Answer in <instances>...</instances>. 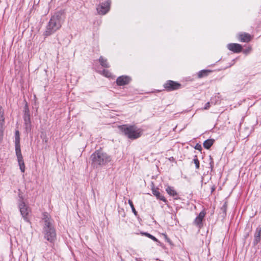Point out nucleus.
Listing matches in <instances>:
<instances>
[{"label":"nucleus","mask_w":261,"mask_h":261,"mask_svg":"<svg viewBox=\"0 0 261 261\" xmlns=\"http://www.w3.org/2000/svg\"><path fill=\"white\" fill-rule=\"evenodd\" d=\"M42 220L44 222L43 232L44 238L49 242H53L56 238L55 229L53 225V220L50 216L44 213L43 215Z\"/></svg>","instance_id":"f257e3e1"},{"label":"nucleus","mask_w":261,"mask_h":261,"mask_svg":"<svg viewBox=\"0 0 261 261\" xmlns=\"http://www.w3.org/2000/svg\"><path fill=\"white\" fill-rule=\"evenodd\" d=\"M63 22L62 15L60 13H57L50 18L46 27L44 35L49 36L58 30Z\"/></svg>","instance_id":"f03ea898"},{"label":"nucleus","mask_w":261,"mask_h":261,"mask_svg":"<svg viewBox=\"0 0 261 261\" xmlns=\"http://www.w3.org/2000/svg\"><path fill=\"white\" fill-rule=\"evenodd\" d=\"M91 158L94 167L106 164L111 161V157L101 150H96L91 155Z\"/></svg>","instance_id":"7ed1b4c3"},{"label":"nucleus","mask_w":261,"mask_h":261,"mask_svg":"<svg viewBox=\"0 0 261 261\" xmlns=\"http://www.w3.org/2000/svg\"><path fill=\"white\" fill-rule=\"evenodd\" d=\"M118 127L122 133L130 139H135L141 136V132L135 126L123 125Z\"/></svg>","instance_id":"20e7f679"},{"label":"nucleus","mask_w":261,"mask_h":261,"mask_svg":"<svg viewBox=\"0 0 261 261\" xmlns=\"http://www.w3.org/2000/svg\"><path fill=\"white\" fill-rule=\"evenodd\" d=\"M18 207L20 214L25 221H29L28 215L31 212L29 207L25 203L22 199L19 201Z\"/></svg>","instance_id":"39448f33"},{"label":"nucleus","mask_w":261,"mask_h":261,"mask_svg":"<svg viewBox=\"0 0 261 261\" xmlns=\"http://www.w3.org/2000/svg\"><path fill=\"white\" fill-rule=\"evenodd\" d=\"M15 151L20 169L22 172H24L25 165L23 162V157L21 153L20 144H17L15 145Z\"/></svg>","instance_id":"423d86ee"},{"label":"nucleus","mask_w":261,"mask_h":261,"mask_svg":"<svg viewBox=\"0 0 261 261\" xmlns=\"http://www.w3.org/2000/svg\"><path fill=\"white\" fill-rule=\"evenodd\" d=\"M110 5L111 1L109 0L99 4L97 7L98 13L100 15L106 14L110 10Z\"/></svg>","instance_id":"0eeeda50"},{"label":"nucleus","mask_w":261,"mask_h":261,"mask_svg":"<svg viewBox=\"0 0 261 261\" xmlns=\"http://www.w3.org/2000/svg\"><path fill=\"white\" fill-rule=\"evenodd\" d=\"M25 128L27 132H29L31 130V122L30 120V116L28 108L26 107L24 110V115L23 117Z\"/></svg>","instance_id":"6e6552de"},{"label":"nucleus","mask_w":261,"mask_h":261,"mask_svg":"<svg viewBox=\"0 0 261 261\" xmlns=\"http://www.w3.org/2000/svg\"><path fill=\"white\" fill-rule=\"evenodd\" d=\"M180 85L172 81H168L165 85V87L168 90L171 91L178 89L180 88Z\"/></svg>","instance_id":"1a4fd4ad"},{"label":"nucleus","mask_w":261,"mask_h":261,"mask_svg":"<svg viewBox=\"0 0 261 261\" xmlns=\"http://www.w3.org/2000/svg\"><path fill=\"white\" fill-rule=\"evenodd\" d=\"M227 48L229 50L234 53H240L242 51V47L241 45L238 43H230L227 45Z\"/></svg>","instance_id":"9d476101"},{"label":"nucleus","mask_w":261,"mask_h":261,"mask_svg":"<svg viewBox=\"0 0 261 261\" xmlns=\"http://www.w3.org/2000/svg\"><path fill=\"white\" fill-rule=\"evenodd\" d=\"M130 81V79L129 76L122 75L117 78L116 82L118 85L123 86L128 84Z\"/></svg>","instance_id":"9b49d317"},{"label":"nucleus","mask_w":261,"mask_h":261,"mask_svg":"<svg viewBox=\"0 0 261 261\" xmlns=\"http://www.w3.org/2000/svg\"><path fill=\"white\" fill-rule=\"evenodd\" d=\"M238 38L240 41L243 42H248L251 39V35L246 33H242L238 34Z\"/></svg>","instance_id":"f8f14e48"},{"label":"nucleus","mask_w":261,"mask_h":261,"mask_svg":"<svg viewBox=\"0 0 261 261\" xmlns=\"http://www.w3.org/2000/svg\"><path fill=\"white\" fill-rule=\"evenodd\" d=\"M4 121V110L2 108L0 107V141L2 140L3 135V125Z\"/></svg>","instance_id":"ddd939ff"},{"label":"nucleus","mask_w":261,"mask_h":261,"mask_svg":"<svg viewBox=\"0 0 261 261\" xmlns=\"http://www.w3.org/2000/svg\"><path fill=\"white\" fill-rule=\"evenodd\" d=\"M261 237V227H257L254 234V243L255 244L258 243L260 240Z\"/></svg>","instance_id":"4468645a"},{"label":"nucleus","mask_w":261,"mask_h":261,"mask_svg":"<svg viewBox=\"0 0 261 261\" xmlns=\"http://www.w3.org/2000/svg\"><path fill=\"white\" fill-rule=\"evenodd\" d=\"M152 194L155 196H156V197L158 199H160V200H162V201H163L164 202L166 201V199L165 198V197L164 196L161 195L160 193V192L158 190L153 188L152 189Z\"/></svg>","instance_id":"2eb2a0df"},{"label":"nucleus","mask_w":261,"mask_h":261,"mask_svg":"<svg viewBox=\"0 0 261 261\" xmlns=\"http://www.w3.org/2000/svg\"><path fill=\"white\" fill-rule=\"evenodd\" d=\"M166 191L170 196H175L177 195V193L172 187L168 186L166 189Z\"/></svg>","instance_id":"dca6fc26"},{"label":"nucleus","mask_w":261,"mask_h":261,"mask_svg":"<svg viewBox=\"0 0 261 261\" xmlns=\"http://www.w3.org/2000/svg\"><path fill=\"white\" fill-rule=\"evenodd\" d=\"M205 216V213L203 212H201L198 216L197 217L195 220V223L197 225L200 224L203 219L204 218Z\"/></svg>","instance_id":"f3484780"},{"label":"nucleus","mask_w":261,"mask_h":261,"mask_svg":"<svg viewBox=\"0 0 261 261\" xmlns=\"http://www.w3.org/2000/svg\"><path fill=\"white\" fill-rule=\"evenodd\" d=\"M214 140L213 139H207L203 143V146L206 149H209L213 144Z\"/></svg>","instance_id":"a211bd4d"},{"label":"nucleus","mask_w":261,"mask_h":261,"mask_svg":"<svg viewBox=\"0 0 261 261\" xmlns=\"http://www.w3.org/2000/svg\"><path fill=\"white\" fill-rule=\"evenodd\" d=\"M99 62L100 63V64L101 66L105 67H108V64L107 62V60L105 59L102 57H100L99 59Z\"/></svg>","instance_id":"6ab92c4d"},{"label":"nucleus","mask_w":261,"mask_h":261,"mask_svg":"<svg viewBox=\"0 0 261 261\" xmlns=\"http://www.w3.org/2000/svg\"><path fill=\"white\" fill-rule=\"evenodd\" d=\"M141 234L148 237L149 238L151 239V240H152L155 242L158 241V240L156 238H155L154 236H152L151 234H150L148 233L142 232V233H141Z\"/></svg>","instance_id":"aec40b11"},{"label":"nucleus","mask_w":261,"mask_h":261,"mask_svg":"<svg viewBox=\"0 0 261 261\" xmlns=\"http://www.w3.org/2000/svg\"><path fill=\"white\" fill-rule=\"evenodd\" d=\"M128 203L130 205V206L131 207V208L132 210V211L133 212V213L135 214V216H137V211H136L135 207H134V206L133 205V202L130 200H128Z\"/></svg>","instance_id":"412c9836"},{"label":"nucleus","mask_w":261,"mask_h":261,"mask_svg":"<svg viewBox=\"0 0 261 261\" xmlns=\"http://www.w3.org/2000/svg\"><path fill=\"white\" fill-rule=\"evenodd\" d=\"M103 74L106 76V77H109L111 76V73L108 71V70H104L103 71Z\"/></svg>","instance_id":"4be33fe9"},{"label":"nucleus","mask_w":261,"mask_h":261,"mask_svg":"<svg viewBox=\"0 0 261 261\" xmlns=\"http://www.w3.org/2000/svg\"><path fill=\"white\" fill-rule=\"evenodd\" d=\"M208 72L207 70H202L199 73L198 76L201 77L203 76L206 75V73Z\"/></svg>","instance_id":"5701e85b"},{"label":"nucleus","mask_w":261,"mask_h":261,"mask_svg":"<svg viewBox=\"0 0 261 261\" xmlns=\"http://www.w3.org/2000/svg\"><path fill=\"white\" fill-rule=\"evenodd\" d=\"M194 163L195 164V166H196V168L197 169L199 168V161L197 159H195L194 160Z\"/></svg>","instance_id":"b1692460"},{"label":"nucleus","mask_w":261,"mask_h":261,"mask_svg":"<svg viewBox=\"0 0 261 261\" xmlns=\"http://www.w3.org/2000/svg\"><path fill=\"white\" fill-rule=\"evenodd\" d=\"M17 144H20L19 136H16V137H15V145H16Z\"/></svg>","instance_id":"393cba45"},{"label":"nucleus","mask_w":261,"mask_h":261,"mask_svg":"<svg viewBox=\"0 0 261 261\" xmlns=\"http://www.w3.org/2000/svg\"><path fill=\"white\" fill-rule=\"evenodd\" d=\"M210 107V103L209 102H207L206 104H205V107H204L203 109L204 110H207Z\"/></svg>","instance_id":"a878e982"},{"label":"nucleus","mask_w":261,"mask_h":261,"mask_svg":"<svg viewBox=\"0 0 261 261\" xmlns=\"http://www.w3.org/2000/svg\"><path fill=\"white\" fill-rule=\"evenodd\" d=\"M19 136V132H18V131H16V136Z\"/></svg>","instance_id":"bb28decb"},{"label":"nucleus","mask_w":261,"mask_h":261,"mask_svg":"<svg viewBox=\"0 0 261 261\" xmlns=\"http://www.w3.org/2000/svg\"><path fill=\"white\" fill-rule=\"evenodd\" d=\"M200 147H200V146H199L198 147V146H196V149H199V148H200Z\"/></svg>","instance_id":"cd10ccee"}]
</instances>
